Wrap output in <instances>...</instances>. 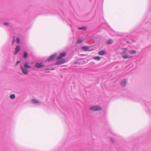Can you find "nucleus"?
I'll use <instances>...</instances> for the list:
<instances>
[{
    "instance_id": "f257e3e1",
    "label": "nucleus",
    "mask_w": 151,
    "mask_h": 151,
    "mask_svg": "<svg viewBox=\"0 0 151 151\" xmlns=\"http://www.w3.org/2000/svg\"><path fill=\"white\" fill-rule=\"evenodd\" d=\"M91 110L98 111L101 109V108L99 106H93L90 108Z\"/></svg>"
},
{
    "instance_id": "f03ea898",
    "label": "nucleus",
    "mask_w": 151,
    "mask_h": 151,
    "mask_svg": "<svg viewBox=\"0 0 151 151\" xmlns=\"http://www.w3.org/2000/svg\"><path fill=\"white\" fill-rule=\"evenodd\" d=\"M57 54L55 53L50 56L47 59V61H50L53 60L56 56Z\"/></svg>"
},
{
    "instance_id": "7ed1b4c3",
    "label": "nucleus",
    "mask_w": 151,
    "mask_h": 151,
    "mask_svg": "<svg viewBox=\"0 0 151 151\" xmlns=\"http://www.w3.org/2000/svg\"><path fill=\"white\" fill-rule=\"evenodd\" d=\"M66 62L65 60L64 59H62L60 61H57L55 65H60L63 64Z\"/></svg>"
},
{
    "instance_id": "20e7f679",
    "label": "nucleus",
    "mask_w": 151,
    "mask_h": 151,
    "mask_svg": "<svg viewBox=\"0 0 151 151\" xmlns=\"http://www.w3.org/2000/svg\"><path fill=\"white\" fill-rule=\"evenodd\" d=\"M20 68L22 70V72L24 74L27 75L28 74V71L27 69L24 68L22 66H21Z\"/></svg>"
},
{
    "instance_id": "39448f33",
    "label": "nucleus",
    "mask_w": 151,
    "mask_h": 151,
    "mask_svg": "<svg viewBox=\"0 0 151 151\" xmlns=\"http://www.w3.org/2000/svg\"><path fill=\"white\" fill-rule=\"evenodd\" d=\"M66 53L65 52H63L61 53L60 55L57 58V59L58 60H59L61 59L62 58L65 57L66 55Z\"/></svg>"
},
{
    "instance_id": "423d86ee",
    "label": "nucleus",
    "mask_w": 151,
    "mask_h": 151,
    "mask_svg": "<svg viewBox=\"0 0 151 151\" xmlns=\"http://www.w3.org/2000/svg\"><path fill=\"white\" fill-rule=\"evenodd\" d=\"M121 50H122V52H119V53L120 54H124L128 50V49L126 48H121Z\"/></svg>"
},
{
    "instance_id": "0eeeda50",
    "label": "nucleus",
    "mask_w": 151,
    "mask_h": 151,
    "mask_svg": "<svg viewBox=\"0 0 151 151\" xmlns=\"http://www.w3.org/2000/svg\"><path fill=\"white\" fill-rule=\"evenodd\" d=\"M20 50V47L19 46H17L15 48V51L14 52V54L15 55L18 53V52Z\"/></svg>"
},
{
    "instance_id": "6e6552de",
    "label": "nucleus",
    "mask_w": 151,
    "mask_h": 151,
    "mask_svg": "<svg viewBox=\"0 0 151 151\" xmlns=\"http://www.w3.org/2000/svg\"><path fill=\"white\" fill-rule=\"evenodd\" d=\"M106 54V52L103 50H101L98 52V54L99 55H104Z\"/></svg>"
},
{
    "instance_id": "1a4fd4ad",
    "label": "nucleus",
    "mask_w": 151,
    "mask_h": 151,
    "mask_svg": "<svg viewBox=\"0 0 151 151\" xmlns=\"http://www.w3.org/2000/svg\"><path fill=\"white\" fill-rule=\"evenodd\" d=\"M24 67L26 68H31V66L29 65L27 63H25L24 64Z\"/></svg>"
},
{
    "instance_id": "9d476101",
    "label": "nucleus",
    "mask_w": 151,
    "mask_h": 151,
    "mask_svg": "<svg viewBox=\"0 0 151 151\" xmlns=\"http://www.w3.org/2000/svg\"><path fill=\"white\" fill-rule=\"evenodd\" d=\"M126 81L125 80H123L121 83V85L123 87L126 86Z\"/></svg>"
},
{
    "instance_id": "9b49d317",
    "label": "nucleus",
    "mask_w": 151,
    "mask_h": 151,
    "mask_svg": "<svg viewBox=\"0 0 151 151\" xmlns=\"http://www.w3.org/2000/svg\"><path fill=\"white\" fill-rule=\"evenodd\" d=\"M113 42V40L111 39H109L106 42V43L107 44H111Z\"/></svg>"
},
{
    "instance_id": "f8f14e48",
    "label": "nucleus",
    "mask_w": 151,
    "mask_h": 151,
    "mask_svg": "<svg viewBox=\"0 0 151 151\" xmlns=\"http://www.w3.org/2000/svg\"><path fill=\"white\" fill-rule=\"evenodd\" d=\"M93 59L95 60L99 61L100 60L101 58L100 57L97 56L93 57Z\"/></svg>"
},
{
    "instance_id": "ddd939ff",
    "label": "nucleus",
    "mask_w": 151,
    "mask_h": 151,
    "mask_svg": "<svg viewBox=\"0 0 151 151\" xmlns=\"http://www.w3.org/2000/svg\"><path fill=\"white\" fill-rule=\"evenodd\" d=\"M132 57V56H129L127 55H124L122 56L123 58L124 59H127L131 58Z\"/></svg>"
},
{
    "instance_id": "4468645a",
    "label": "nucleus",
    "mask_w": 151,
    "mask_h": 151,
    "mask_svg": "<svg viewBox=\"0 0 151 151\" xmlns=\"http://www.w3.org/2000/svg\"><path fill=\"white\" fill-rule=\"evenodd\" d=\"M82 49L85 51H87L89 48L88 47L83 46L82 47Z\"/></svg>"
},
{
    "instance_id": "2eb2a0df",
    "label": "nucleus",
    "mask_w": 151,
    "mask_h": 151,
    "mask_svg": "<svg viewBox=\"0 0 151 151\" xmlns=\"http://www.w3.org/2000/svg\"><path fill=\"white\" fill-rule=\"evenodd\" d=\"M129 52L131 54H135L136 53V51L134 50H130L129 51Z\"/></svg>"
},
{
    "instance_id": "dca6fc26",
    "label": "nucleus",
    "mask_w": 151,
    "mask_h": 151,
    "mask_svg": "<svg viewBox=\"0 0 151 151\" xmlns=\"http://www.w3.org/2000/svg\"><path fill=\"white\" fill-rule=\"evenodd\" d=\"M78 29H81V30H85L87 28L85 27H79L78 28Z\"/></svg>"
},
{
    "instance_id": "f3484780",
    "label": "nucleus",
    "mask_w": 151,
    "mask_h": 151,
    "mask_svg": "<svg viewBox=\"0 0 151 151\" xmlns=\"http://www.w3.org/2000/svg\"><path fill=\"white\" fill-rule=\"evenodd\" d=\"M27 53L26 52H24V53L23 58H26L27 56Z\"/></svg>"
},
{
    "instance_id": "a211bd4d",
    "label": "nucleus",
    "mask_w": 151,
    "mask_h": 151,
    "mask_svg": "<svg viewBox=\"0 0 151 151\" xmlns=\"http://www.w3.org/2000/svg\"><path fill=\"white\" fill-rule=\"evenodd\" d=\"M43 66L44 65L42 63H38V68H41L43 67Z\"/></svg>"
},
{
    "instance_id": "6ab92c4d",
    "label": "nucleus",
    "mask_w": 151,
    "mask_h": 151,
    "mask_svg": "<svg viewBox=\"0 0 151 151\" xmlns=\"http://www.w3.org/2000/svg\"><path fill=\"white\" fill-rule=\"evenodd\" d=\"M15 97V96L14 94H12L10 96V98L11 99H14Z\"/></svg>"
},
{
    "instance_id": "aec40b11",
    "label": "nucleus",
    "mask_w": 151,
    "mask_h": 151,
    "mask_svg": "<svg viewBox=\"0 0 151 151\" xmlns=\"http://www.w3.org/2000/svg\"><path fill=\"white\" fill-rule=\"evenodd\" d=\"M82 40L81 39H79L77 41V43H80L82 42Z\"/></svg>"
},
{
    "instance_id": "412c9836",
    "label": "nucleus",
    "mask_w": 151,
    "mask_h": 151,
    "mask_svg": "<svg viewBox=\"0 0 151 151\" xmlns=\"http://www.w3.org/2000/svg\"><path fill=\"white\" fill-rule=\"evenodd\" d=\"M32 103L34 104L36 103L37 102V101L36 100H35L34 99H32Z\"/></svg>"
},
{
    "instance_id": "4be33fe9",
    "label": "nucleus",
    "mask_w": 151,
    "mask_h": 151,
    "mask_svg": "<svg viewBox=\"0 0 151 151\" xmlns=\"http://www.w3.org/2000/svg\"><path fill=\"white\" fill-rule=\"evenodd\" d=\"M16 42L17 43H19V40L18 37L17 38Z\"/></svg>"
},
{
    "instance_id": "5701e85b",
    "label": "nucleus",
    "mask_w": 151,
    "mask_h": 151,
    "mask_svg": "<svg viewBox=\"0 0 151 151\" xmlns=\"http://www.w3.org/2000/svg\"><path fill=\"white\" fill-rule=\"evenodd\" d=\"M4 24L5 25H9L8 23L7 22H4Z\"/></svg>"
},
{
    "instance_id": "b1692460",
    "label": "nucleus",
    "mask_w": 151,
    "mask_h": 151,
    "mask_svg": "<svg viewBox=\"0 0 151 151\" xmlns=\"http://www.w3.org/2000/svg\"><path fill=\"white\" fill-rule=\"evenodd\" d=\"M20 61H17L16 63V65H17L18 63H20Z\"/></svg>"
},
{
    "instance_id": "393cba45",
    "label": "nucleus",
    "mask_w": 151,
    "mask_h": 151,
    "mask_svg": "<svg viewBox=\"0 0 151 151\" xmlns=\"http://www.w3.org/2000/svg\"><path fill=\"white\" fill-rule=\"evenodd\" d=\"M35 66L37 68L38 67V63H36V65H35Z\"/></svg>"
},
{
    "instance_id": "a878e982",
    "label": "nucleus",
    "mask_w": 151,
    "mask_h": 151,
    "mask_svg": "<svg viewBox=\"0 0 151 151\" xmlns=\"http://www.w3.org/2000/svg\"><path fill=\"white\" fill-rule=\"evenodd\" d=\"M15 41V40H13L12 42V44H13Z\"/></svg>"
},
{
    "instance_id": "bb28decb",
    "label": "nucleus",
    "mask_w": 151,
    "mask_h": 151,
    "mask_svg": "<svg viewBox=\"0 0 151 151\" xmlns=\"http://www.w3.org/2000/svg\"><path fill=\"white\" fill-rule=\"evenodd\" d=\"M13 40H15V37L14 36L13 37Z\"/></svg>"
}]
</instances>
